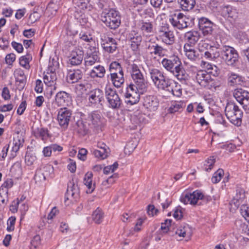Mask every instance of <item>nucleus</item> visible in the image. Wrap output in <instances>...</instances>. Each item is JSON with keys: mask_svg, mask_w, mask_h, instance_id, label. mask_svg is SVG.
<instances>
[{"mask_svg": "<svg viewBox=\"0 0 249 249\" xmlns=\"http://www.w3.org/2000/svg\"><path fill=\"white\" fill-rule=\"evenodd\" d=\"M150 74L151 78L157 88L170 91L169 88L171 85L170 79H166L159 70L152 69L150 70Z\"/></svg>", "mask_w": 249, "mask_h": 249, "instance_id": "obj_5", "label": "nucleus"}, {"mask_svg": "<svg viewBox=\"0 0 249 249\" xmlns=\"http://www.w3.org/2000/svg\"><path fill=\"white\" fill-rule=\"evenodd\" d=\"M201 66L204 70H200L194 74V79L201 87L210 89H216L219 87L220 83L212 77V75H218V69L214 65L203 61H201Z\"/></svg>", "mask_w": 249, "mask_h": 249, "instance_id": "obj_1", "label": "nucleus"}, {"mask_svg": "<svg viewBox=\"0 0 249 249\" xmlns=\"http://www.w3.org/2000/svg\"><path fill=\"white\" fill-rule=\"evenodd\" d=\"M93 174L91 172H88L85 175L84 179V184L88 187L87 193L91 194L95 189V184H92V178Z\"/></svg>", "mask_w": 249, "mask_h": 249, "instance_id": "obj_32", "label": "nucleus"}, {"mask_svg": "<svg viewBox=\"0 0 249 249\" xmlns=\"http://www.w3.org/2000/svg\"><path fill=\"white\" fill-rule=\"evenodd\" d=\"M41 243L40 237L39 235H35L31 242V249L33 248L35 249H36Z\"/></svg>", "mask_w": 249, "mask_h": 249, "instance_id": "obj_54", "label": "nucleus"}, {"mask_svg": "<svg viewBox=\"0 0 249 249\" xmlns=\"http://www.w3.org/2000/svg\"><path fill=\"white\" fill-rule=\"evenodd\" d=\"M32 60V55L29 53H27L25 55L22 56L19 58V64L26 69L29 70L30 68L29 63Z\"/></svg>", "mask_w": 249, "mask_h": 249, "instance_id": "obj_38", "label": "nucleus"}, {"mask_svg": "<svg viewBox=\"0 0 249 249\" xmlns=\"http://www.w3.org/2000/svg\"><path fill=\"white\" fill-rule=\"evenodd\" d=\"M71 113L67 108H61L57 115V120L59 125L64 128H66L69 124Z\"/></svg>", "mask_w": 249, "mask_h": 249, "instance_id": "obj_14", "label": "nucleus"}, {"mask_svg": "<svg viewBox=\"0 0 249 249\" xmlns=\"http://www.w3.org/2000/svg\"><path fill=\"white\" fill-rule=\"evenodd\" d=\"M92 153L95 157L100 158L101 160L107 158L108 154L107 149H94L93 150Z\"/></svg>", "mask_w": 249, "mask_h": 249, "instance_id": "obj_45", "label": "nucleus"}, {"mask_svg": "<svg viewBox=\"0 0 249 249\" xmlns=\"http://www.w3.org/2000/svg\"><path fill=\"white\" fill-rule=\"evenodd\" d=\"M77 132L82 136L87 134L88 128L82 121H78L77 122Z\"/></svg>", "mask_w": 249, "mask_h": 249, "instance_id": "obj_47", "label": "nucleus"}, {"mask_svg": "<svg viewBox=\"0 0 249 249\" xmlns=\"http://www.w3.org/2000/svg\"><path fill=\"white\" fill-rule=\"evenodd\" d=\"M136 86L129 85L126 88V91L125 93V102L127 104L133 105L139 102L140 94H143L146 92H140Z\"/></svg>", "mask_w": 249, "mask_h": 249, "instance_id": "obj_7", "label": "nucleus"}, {"mask_svg": "<svg viewBox=\"0 0 249 249\" xmlns=\"http://www.w3.org/2000/svg\"><path fill=\"white\" fill-rule=\"evenodd\" d=\"M233 95L244 109L249 112V92L242 89H234Z\"/></svg>", "mask_w": 249, "mask_h": 249, "instance_id": "obj_10", "label": "nucleus"}, {"mask_svg": "<svg viewBox=\"0 0 249 249\" xmlns=\"http://www.w3.org/2000/svg\"><path fill=\"white\" fill-rule=\"evenodd\" d=\"M118 167V164L117 162H115L111 165L107 166L104 168V173L108 174L110 172H113Z\"/></svg>", "mask_w": 249, "mask_h": 249, "instance_id": "obj_57", "label": "nucleus"}, {"mask_svg": "<svg viewBox=\"0 0 249 249\" xmlns=\"http://www.w3.org/2000/svg\"><path fill=\"white\" fill-rule=\"evenodd\" d=\"M243 82V78L241 75L233 72L228 74V83L231 86L241 85Z\"/></svg>", "mask_w": 249, "mask_h": 249, "instance_id": "obj_25", "label": "nucleus"}, {"mask_svg": "<svg viewBox=\"0 0 249 249\" xmlns=\"http://www.w3.org/2000/svg\"><path fill=\"white\" fill-rule=\"evenodd\" d=\"M245 198V192L242 189H238L236 190L235 196L233 197L231 201V203L233 204L236 207H239Z\"/></svg>", "mask_w": 249, "mask_h": 249, "instance_id": "obj_30", "label": "nucleus"}, {"mask_svg": "<svg viewBox=\"0 0 249 249\" xmlns=\"http://www.w3.org/2000/svg\"><path fill=\"white\" fill-rule=\"evenodd\" d=\"M241 215L247 220L249 218V207L245 205L241 206L240 208Z\"/></svg>", "mask_w": 249, "mask_h": 249, "instance_id": "obj_56", "label": "nucleus"}, {"mask_svg": "<svg viewBox=\"0 0 249 249\" xmlns=\"http://www.w3.org/2000/svg\"><path fill=\"white\" fill-rule=\"evenodd\" d=\"M101 19L110 29H116L121 24L119 13L114 9H110L107 12H102Z\"/></svg>", "mask_w": 249, "mask_h": 249, "instance_id": "obj_3", "label": "nucleus"}, {"mask_svg": "<svg viewBox=\"0 0 249 249\" xmlns=\"http://www.w3.org/2000/svg\"><path fill=\"white\" fill-rule=\"evenodd\" d=\"M184 106V103L182 101H172V113L179 111Z\"/></svg>", "mask_w": 249, "mask_h": 249, "instance_id": "obj_51", "label": "nucleus"}, {"mask_svg": "<svg viewBox=\"0 0 249 249\" xmlns=\"http://www.w3.org/2000/svg\"><path fill=\"white\" fill-rule=\"evenodd\" d=\"M109 70L110 73L118 74L124 72L123 69L121 64L116 61L111 63L109 65Z\"/></svg>", "mask_w": 249, "mask_h": 249, "instance_id": "obj_39", "label": "nucleus"}, {"mask_svg": "<svg viewBox=\"0 0 249 249\" xmlns=\"http://www.w3.org/2000/svg\"><path fill=\"white\" fill-rule=\"evenodd\" d=\"M130 39L132 43L131 45H135L138 47L140 45L142 41V37L141 36L137 34H135L134 36H132V35H130Z\"/></svg>", "mask_w": 249, "mask_h": 249, "instance_id": "obj_50", "label": "nucleus"}, {"mask_svg": "<svg viewBox=\"0 0 249 249\" xmlns=\"http://www.w3.org/2000/svg\"><path fill=\"white\" fill-rule=\"evenodd\" d=\"M16 219V217L14 216H11L9 217V219H8L7 223V230L8 231H14Z\"/></svg>", "mask_w": 249, "mask_h": 249, "instance_id": "obj_55", "label": "nucleus"}, {"mask_svg": "<svg viewBox=\"0 0 249 249\" xmlns=\"http://www.w3.org/2000/svg\"><path fill=\"white\" fill-rule=\"evenodd\" d=\"M53 167L50 165L44 166L42 169L37 170L35 175V178L39 179L40 181L46 180V177L48 175L47 172L52 170Z\"/></svg>", "mask_w": 249, "mask_h": 249, "instance_id": "obj_29", "label": "nucleus"}, {"mask_svg": "<svg viewBox=\"0 0 249 249\" xmlns=\"http://www.w3.org/2000/svg\"><path fill=\"white\" fill-rule=\"evenodd\" d=\"M96 50V48H94ZM99 61V57L97 55L96 51L91 53H87V55L85 57V65L86 67L91 66L94 64L96 62Z\"/></svg>", "mask_w": 249, "mask_h": 249, "instance_id": "obj_34", "label": "nucleus"}, {"mask_svg": "<svg viewBox=\"0 0 249 249\" xmlns=\"http://www.w3.org/2000/svg\"><path fill=\"white\" fill-rule=\"evenodd\" d=\"M221 54L222 59L229 66H234L238 61V54L233 47L225 46Z\"/></svg>", "mask_w": 249, "mask_h": 249, "instance_id": "obj_6", "label": "nucleus"}, {"mask_svg": "<svg viewBox=\"0 0 249 249\" xmlns=\"http://www.w3.org/2000/svg\"><path fill=\"white\" fill-rule=\"evenodd\" d=\"M173 68L175 71H172V73L178 80H182L186 78L185 72L181 62L178 57L175 55H172V69Z\"/></svg>", "mask_w": 249, "mask_h": 249, "instance_id": "obj_11", "label": "nucleus"}, {"mask_svg": "<svg viewBox=\"0 0 249 249\" xmlns=\"http://www.w3.org/2000/svg\"><path fill=\"white\" fill-rule=\"evenodd\" d=\"M160 32L162 33L161 35L163 42L166 44H171L170 31H169V26L167 24H165L161 27Z\"/></svg>", "mask_w": 249, "mask_h": 249, "instance_id": "obj_35", "label": "nucleus"}, {"mask_svg": "<svg viewBox=\"0 0 249 249\" xmlns=\"http://www.w3.org/2000/svg\"><path fill=\"white\" fill-rule=\"evenodd\" d=\"M106 73L105 68L101 65H98L93 67V69L90 72V76L92 78H103L104 77Z\"/></svg>", "mask_w": 249, "mask_h": 249, "instance_id": "obj_33", "label": "nucleus"}, {"mask_svg": "<svg viewBox=\"0 0 249 249\" xmlns=\"http://www.w3.org/2000/svg\"><path fill=\"white\" fill-rule=\"evenodd\" d=\"M15 59L16 55L13 53L8 54L5 57L6 63L9 65H11Z\"/></svg>", "mask_w": 249, "mask_h": 249, "instance_id": "obj_63", "label": "nucleus"}, {"mask_svg": "<svg viewBox=\"0 0 249 249\" xmlns=\"http://www.w3.org/2000/svg\"><path fill=\"white\" fill-rule=\"evenodd\" d=\"M84 58V52L79 48L72 50L69 56V62L72 66H78L81 64Z\"/></svg>", "mask_w": 249, "mask_h": 249, "instance_id": "obj_12", "label": "nucleus"}, {"mask_svg": "<svg viewBox=\"0 0 249 249\" xmlns=\"http://www.w3.org/2000/svg\"><path fill=\"white\" fill-rule=\"evenodd\" d=\"M71 185V186H68L67 189L66 196H67V199H68V196H71L74 199H76L79 196V189L77 185L74 184L70 183Z\"/></svg>", "mask_w": 249, "mask_h": 249, "instance_id": "obj_37", "label": "nucleus"}, {"mask_svg": "<svg viewBox=\"0 0 249 249\" xmlns=\"http://www.w3.org/2000/svg\"><path fill=\"white\" fill-rule=\"evenodd\" d=\"M215 162V159L213 156L210 157L206 160L203 165L204 169L207 171H210L213 168L214 163Z\"/></svg>", "mask_w": 249, "mask_h": 249, "instance_id": "obj_42", "label": "nucleus"}, {"mask_svg": "<svg viewBox=\"0 0 249 249\" xmlns=\"http://www.w3.org/2000/svg\"><path fill=\"white\" fill-rule=\"evenodd\" d=\"M110 80L114 87L117 88H121L124 82V73H110Z\"/></svg>", "mask_w": 249, "mask_h": 249, "instance_id": "obj_26", "label": "nucleus"}, {"mask_svg": "<svg viewBox=\"0 0 249 249\" xmlns=\"http://www.w3.org/2000/svg\"><path fill=\"white\" fill-rule=\"evenodd\" d=\"M53 68H52L50 72H47L43 76V80L44 83L48 87H53V89L56 90L57 89L56 84V74L55 72L53 71Z\"/></svg>", "mask_w": 249, "mask_h": 249, "instance_id": "obj_17", "label": "nucleus"}, {"mask_svg": "<svg viewBox=\"0 0 249 249\" xmlns=\"http://www.w3.org/2000/svg\"><path fill=\"white\" fill-rule=\"evenodd\" d=\"M89 125L96 128L101 125V116L97 111H93L89 114L87 119Z\"/></svg>", "mask_w": 249, "mask_h": 249, "instance_id": "obj_21", "label": "nucleus"}, {"mask_svg": "<svg viewBox=\"0 0 249 249\" xmlns=\"http://www.w3.org/2000/svg\"><path fill=\"white\" fill-rule=\"evenodd\" d=\"M143 106L148 109L150 111H155L159 106L158 99L153 96H146L144 97Z\"/></svg>", "mask_w": 249, "mask_h": 249, "instance_id": "obj_19", "label": "nucleus"}, {"mask_svg": "<svg viewBox=\"0 0 249 249\" xmlns=\"http://www.w3.org/2000/svg\"><path fill=\"white\" fill-rule=\"evenodd\" d=\"M55 100L58 106H65L70 102L71 96L68 93L60 91L56 94Z\"/></svg>", "mask_w": 249, "mask_h": 249, "instance_id": "obj_18", "label": "nucleus"}, {"mask_svg": "<svg viewBox=\"0 0 249 249\" xmlns=\"http://www.w3.org/2000/svg\"><path fill=\"white\" fill-rule=\"evenodd\" d=\"M148 49L151 51L150 53H154L155 55H158L159 56H163V48L156 44L152 46L149 45Z\"/></svg>", "mask_w": 249, "mask_h": 249, "instance_id": "obj_41", "label": "nucleus"}, {"mask_svg": "<svg viewBox=\"0 0 249 249\" xmlns=\"http://www.w3.org/2000/svg\"><path fill=\"white\" fill-rule=\"evenodd\" d=\"M200 33L196 31H190L185 33L184 38L187 41L186 43L190 45H194L200 38Z\"/></svg>", "mask_w": 249, "mask_h": 249, "instance_id": "obj_24", "label": "nucleus"}, {"mask_svg": "<svg viewBox=\"0 0 249 249\" xmlns=\"http://www.w3.org/2000/svg\"><path fill=\"white\" fill-rule=\"evenodd\" d=\"M38 134L42 140L46 139L49 137L48 130L44 128L38 129Z\"/></svg>", "mask_w": 249, "mask_h": 249, "instance_id": "obj_59", "label": "nucleus"}, {"mask_svg": "<svg viewBox=\"0 0 249 249\" xmlns=\"http://www.w3.org/2000/svg\"><path fill=\"white\" fill-rule=\"evenodd\" d=\"M36 157L33 154L27 153L25 157V162L28 166H30L33 164L36 160Z\"/></svg>", "mask_w": 249, "mask_h": 249, "instance_id": "obj_53", "label": "nucleus"}, {"mask_svg": "<svg viewBox=\"0 0 249 249\" xmlns=\"http://www.w3.org/2000/svg\"><path fill=\"white\" fill-rule=\"evenodd\" d=\"M103 100V91L100 89H95L89 92V101L91 104L97 105L100 104Z\"/></svg>", "mask_w": 249, "mask_h": 249, "instance_id": "obj_15", "label": "nucleus"}, {"mask_svg": "<svg viewBox=\"0 0 249 249\" xmlns=\"http://www.w3.org/2000/svg\"><path fill=\"white\" fill-rule=\"evenodd\" d=\"M211 45L204 41H201L198 44V49L201 52H205L209 49Z\"/></svg>", "mask_w": 249, "mask_h": 249, "instance_id": "obj_62", "label": "nucleus"}, {"mask_svg": "<svg viewBox=\"0 0 249 249\" xmlns=\"http://www.w3.org/2000/svg\"><path fill=\"white\" fill-rule=\"evenodd\" d=\"M175 235H178L179 237H187L189 238L192 232L191 229L188 225H181L176 231Z\"/></svg>", "mask_w": 249, "mask_h": 249, "instance_id": "obj_28", "label": "nucleus"}, {"mask_svg": "<svg viewBox=\"0 0 249 249\" xmlns=\"http://www.w3.org/2000/svg\"><path fill=\"white\" fill-rule=\"evenodd\" d=\"M223 175L224 171L221 169H219L213 175V176L212 178V181L213 183H216L218 182L221 180Z\"/></svg>", "mask_w": 249, "mask_h": 249, "instance_id": "obj_48", "label": "nucleus"}, {"mask_svg": "<svg viewBox=\"0 0 249 249\" xmlns=\"http://www.w3.org/2000/svg\"><path fill=\"white\" fill-rule=\"evenodd\" d=\"M171 226V220L166 219L164 222L161 223L160 229L163 233H167L170 230Z\"/></svg>", "mask_w": 249, "mask_h": 249, "instance_id": "obj_52", "label": "nucleus"}, {"mask_svg": "<svg viewBox=\"0 0 249 249\" xmlns=\"http://www.w3.org/2000/svg\"><path fill=\"white\" fill-rule=\"evenodd\" d=\"M184 51L185 55L192 61H195L199 57L198 52L195 50L192 45L186 43L184 45Z\"/></svg>", "mask_w": 249, "mask_h": 249, "instance_id": "obj_23", "label": "nucleus"}, {"mask_svg": "<svg viewBox=\"0 0 249 249\" xmlns=\"http://www.w3.org/2000/svg\"><path fill=\"white\" fill-rule=\"evenodd\" d=\"M105 96L110 107L113 109H117L120 107L122 103L121 100L115 89L109 87H106Z\"/></svg>", "mask_w": 249, "mask_h": 249, "instance_id": "obj_8", "label": "nucleus"}, {"mask_svg": "<svg viewBox=\"0 0 249 249\" xmlns=\"http://www.w3.org/2000/svg\"><path fill=\"white\" fill-rule=\"evenodd\" d=\"M202 196L203 193L200 190H196L192 193L188 191H185L181 194L180 200L185 204H190L195 205L197 204L198 201L202 198Z\"/></svg>", "mask_w": 249, "mask_h": 249, "instance_id": "obj_9", "label": "nucleus"}, {"mask_svg": "<svg viewBox=\"0 0 249 249\" xmlns=\"http://www.w3.org/2000/svg\"><path fill=\"white\" fill-rule=\"evenodd\" d=\"M184 212V209L179 206H178L175 209L173 214L174 217L177 220H180L183 217Z\"/></svg>", "mask_w": 249, "mask_h": 249, "instance_id": "obj_49", "label": "nucleus"}, {"mask_svg": "<svg viewBox=\"0 0 249 249\" xmlns=\"http://www.w3.org/2000/svg\"><path fill=\"white\" fill-rule=\"evenodd\" d=\"M104 217V213L99 208L94 211L92 215V220L96 224H100Z\"/></svg>", "mask_w": 249, "mask_h": 249, "instance_id": "obj_40", "label": "nucleus"}, {"mask_svg": "<svg viewBox=\"0 0 249 249\" xmlns=\"http://www.w3.org/2000/svg\"><path fill=\"white\" fill-rule=\"evenodd\" d=\"M83 73L80 70H74L73 71H70L68 74V77L71 83H76L79 80L82 79Z\"/></svg>", "mask_w": 249, "mask_h": 249, "instance_id": "obj_36", "label": "nucleus"}, {"mask_svg": "<svg viewBox=\"0 0 249 249\" xmlns=\"http://www.w3.org/2000/svg\"><path fill=\"white\" fill-rule=\"evenodd\" d=\"M183 14L177 12L172 15V25L178 29H183L187 27V23L184 20Z\"/></svg>", "mask_w": 249, "mask_h": 249, "instance_id": "obj_16", "label": "nucleus"}, {"mask_svg": "<svg viewBox=\"0 0 249 249\" xmlns=\"http://www.w3.org/2000/svg\"><path fill=\"white\" fill-rule=\"evenodd\" d=\"M131 68V77L134 83L132 85L136 86V88H138L140 92H146L148 88L147 83L145 81L138 66L135 64H133Z\"/></svg>", "mask_w": 249, "mask_h": 249, "instance_id": "obj_4", "label": "nucleus"}, {"mask_svg": "<svg viewBox=\"0 0 249 249\" xmlns=\"http://www.w3.org/2000/svg\"><path fill=\"white\" fill-rule=\"evenodd\" d=\"M93 174L91 172H88L85 175L84 179V184L88 187L87 193L91 194L95 189V184H92V178Z\"/></svg>", "mask_w": 249, "mask_h": 249, "instance_id": "obj_31", "label": "nucleus"}, {"mask_svg": "<svg viewBox=\"0 0 249 249\" xmlns=\"http://www.w3.org/2000/svg\"><path fill=\"white\" fill-rule=\"evenodd\" d=\"M213 25V23L207 18L202 17L198 19L199 28L205 36L212 34Z\"/></svg>", "mask_w": 249, "mask_h": 249, "instance_id": "obj_13", "label": "nucleus"}, {"mask_svg": "<svg viewBox=\"0 0 249 249\" xmlns=\"http://www.w3.org/2000/svg\"><path fill=\"white\" fill-rule=\"evenodd\" d=\"M158 213V209H156L154 205H149L148 206L147 208V213L149 215L154 216V215H157Z\"/></svg>", "mask_w": 249, "mask_h": 249, "instance_id": "obj_58", "label": "nucleus"}, {"mask_svg": "<svg viewBox=\"0 0 249 249\" xmlns=\"http://www.w3.org/2000/svg\"><path fill=\"white\" fill-rule=\"evenodd\" d=\"M76 5L80 9L84 10L87 8V3L85 0H74Z\"/></svg>", "mask_w": 249, "mask_h": 249, "instance_id": "obj_60", "label": "nucleus"}, {"mask_svg": "<svg viewBox=\"0 0 249 249\" xmlns=\"http://www.w3.org/2000/svg\"><path fill=\"white\" fill-rule=\"evenodd\" d=\"M141 29L144 34H149L153 33V27L151 22L142 21Z\"/></svg>", "mask_w": 249, "mask_h": 249, "instance_id": "obj_43", "label": "nucleus"}, {"mask_svg": "<svg viewBox=\"0 0 249 249\" xmlns=\"http://www.w3.org/2000/svg\"><path fill=\"white\" fill-rule=\"evenodd\" d=\"M24 142V140L21 136H18L14 138L11 150V155L13 157L16 156L17 153L20 147L23 146Z\"/></svg>", "mask_w": 249, "mask_h": 249, "instance_id": "obj_27", "label": "nucleus"}, {"mask_svg": "<svg viewBox=\"0 0 249 249\" xmlns=\"http://www.w3.org/2000/svg\"><path fill=\"white\" fill-rule=\"evenodd\" d=\"M104 50L108 53H113L117 48L116 41L111 37H107L102 44Z\"/></svg>", "mask_w": 249, "mask_h": 249, "instance_id": "obj_20", "label": "nucleus"}, {"mask_svg": "<svg viewBox=\"0 0 249 249\" xmlns=\"http://www.w3.org/2000/svg\"><path fill=\"white\" fill-rule=\"evenodd\" d=\"M15 75L16 78V81L19 82L20 83H24L26 80V76L24 71L21 69H17L15 71Z\"/></svg>", "mask_w": 249, "mask_h": 249, "instance_id": "obj_46", "label": "nucleus"}, {"mask_svg": "<svg viewBox=\"0 0 249 249\" xmlns=\"http://www.w3.org/2000/svg\"><path fill=\"white\" fill-rule=\"evenodd\" d=\"M111 3L110 0H99L97 5L99 8L103 10V12H107L111 9L110 8Z\"/></svg>", "mask_w": 249, "mask_h": 249, "instance_id": "obj_44", "label": "nucleus"}, {"mask_svg": "<svg viewBox=\"0 0 249 249\" xmlns=\"http://www.w3.org/2000/svg\"><path fill=\"white\" fill-rule=\"evenodd\" d=\"M225 115L231 123L236 126L242 124L243 112L233 102L228 103L225 109Z\"/></svg>", "mask_w": 249, "mask_h": 249, "instance_id": "obj_2", "label": "nucleus"}, {"mask_svg": "<svg viewBox=\"0 0 249 249\" xmlns=\"http://www.w3.org/2000/svg\"><path fill=\"white\" fill-rule=\"evenodd\" d=\"M209 51L211 53V54L213 59H215L219 55L217 49L213 46H211L209 48Z\"/></svg>", "mask_w": 249, "mask_h": 249, "instance_id": "obj_64", "label": "nucleus"}, {"mask_svg": "<svg viewBox=\"0 0 249 249\" xmlns=\"http://www.w3.org/2000/svg\"><path fill=\"white\" fill-rule=\"evenodd\" d=\"M221 15L225 18L234 19L238 17V12L235 8L230 5H227L222 7Z\"/></svg>", "mask_w": 249, "mask_h": 249, "instance_id": "obj_22", "label": "nucleus"}, {"mask_svg": "<svg viewBox=\"0 0 249 249\" xmlns=\"http://www.w3.org/2000/svg\"><path fill=\"white\" fill-rule=\"evenodd\" d=\"M40 17L41 15L37 11H34L33 13L30 14L29 19L32 23H34L38 20Z\"/></svg>", "mask_w": 249, "mask_h": 249, "instance_id": "obj_61", "label": "nucleus"}]
</instances>
